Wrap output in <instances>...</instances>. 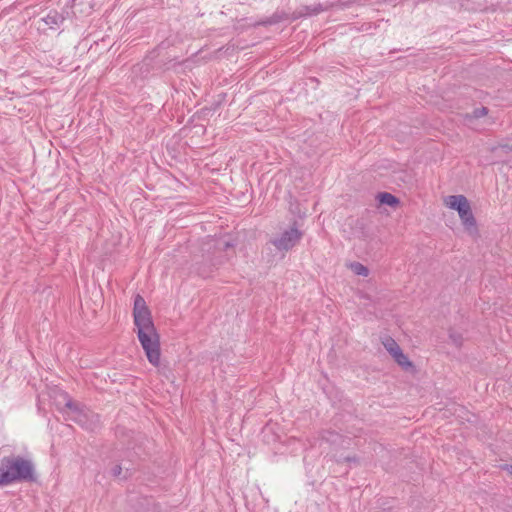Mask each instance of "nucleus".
<instances>
[{
	"instance_id": "nucleus-1",
	"label": "nucleus",
	"mask_w": 512,
	"mask_h": 512,
	"mask_svg": "<svg viewBox=\"0 0 512 512\" xmlns=\"http://www.w3.org/2000/svg\"><path fill=\"white\" fill-rule=\"evenodd\" d=\"M133 318L138 340L145 351L148 361L153 366L160 363V337L154 326L151 312L144 298L136 295L134 298Z\"/></svg>"
},
{
	"instance_id": "nucleus-2",
	"label": "nucleus",
	"mask_w": 512,
	"mask_h": 512,
	"mask_svg": "<svg viewBox=\"0 0 512 512\" xmlns=\"http://www.w3.org/2000/svg\"><path fill=\"white\" fill-rule=\"evenodd\" d=\"M36 479L35 466L30 459L20 455H9L0 460V486L35 482Z\"/></svg>"
},
{
	"instance_id": "nucleus-3",
	"label": "nucleus",
	"mask_w": 512,
	"mask_h": 512,
	"mask_svg": "<svg viewBox=\"0 0 512 512\" xmlns=\"http://www.w3.org/2000/svg\"><path fill=\"white\" fill-rule=\"evenodd\" d=\"M444 204L456 210L462 224L467 230L476 229V219L472 213L470 203L464 195H450L444 199Z\"/></svg>"
},
{
	"instance_id": "nucleus-4",
	"label": "nucleus",
	"mask_w": 512,
	"mask_h": 512,
	"mask_svg": "<svg viewBox=\"0 0 512 512\" xmlns=\"http://www.w3.org/2000/svg\"><path fill=\"white\" fill-rule=\"evenodd\" d=\"M302 237L303 232L294 225L273 238L271 244L280 252H288L300 242Z\"/></svg>"
},
{
	"instance_id": "nucleus-5",
	"label": "nucleus",
	"mask_w": 512,
	"mask_h": 512,
	"mask_svg": "<svg viewBox=\"0 0 512 512\" xmlns=\"http://www.w3.org/2000/svg\"><path fill=\"white\" fill-rule=\"evenodd\" d=\"M65 407L67 408V416L70 419L87 429H92L87 424L88 413L79 403L69 398L65 403Z\"/></svg>"
},
{
	"instance_id": "nucleus-6",
	"label": "nucleus",
	"mask_w": 512,
	"mask_h": 512,
	"mask_svg": "<svg viewBox=\"0 0 512 512\" xmlns=\"http://www.w3.org/2000/svg\"><path fill=\"white\" fill-rule=\"evenodd\" d=\"M326 10L322 4L306 5L300 8L299 16H314Z\"/></svg>"
},
{
	"instance_id": "nucleus-7",
	"label": "nucleus",
	"mask_w": 512,
	"mask_h": 512,
	"mask_svg": "<svg viewBox=\"0 0 512 512\" xmlns=\"http://www.w3.org/2000/svg\"><path fill=\"white\" fill-rule=\"evenodd\" d=\"M382 343L392 357L402 350L398 343L391 337L385 338Z\"/></svg>"
},
{
	"instance_id": "nucleus-8",
	"label": "nucleus",
	"mask_w": 512,
	"mask_h": 512,
	"mask_svg": "<svg viewBox=\"0 0 512 512\" xmlns=\"http://www.w3.org/2000/svg\"><path fill=\"white\" fill-rule=\"evenodd\" d=\"M378 199L380 203L388 206H395L396 204L399 203L398 198H396L394 195L388 192L379 193Z\"/></svg>"
},
{
	"instance_id": "nucleus-9",
	"label": "nucleus",
	"mask_w": 512,
	"mask_h": 512,
	"mask_svg": "<svg viewBox=\"0 0 512 512\" xmlns=\"http://www.w3.org/2000/svg\"><path fill=\"white\" fill-rule=\"evenodd\" d=\"M393 359L404 369L411 368L412 362L408 359V357L400 350L396 355H394Z\"/></svg>"
},
{
	"instance_id": "nucleus-10",
	"label": "nucleus",
	"mask_w": 512,
	"mask_h": 512,
	"mask_svg": "<svg viewBox=\"0 0 512 512\" xmlns=\"http://www.w3.org/2000/svg\"><path fill=\"white\" fill-rule=\"evenodd\" d=\"M43 21L50 28H54L55 26H58L60 22L63 21V18L58 13L54 12L49 13L45 18H43Z\"/></svg>"
},
{
	"instance_id": "nucleus-11",
	"label": "nucleus",
	"mask_w": 512,
	"mask_h": 512,
	"mask_svg": "<svg viewBox=\"0 0 512 512\" xmlns=\"http://www.w3.org/2000/svg\"><path fill=\"white\" fill-rule=\"evenodd\" d=\"M350 268L356 275L366 277L369 274V269L359 262L351 263Z\"/></svg>"
},
{
	"instance_id": "nucleus-12",
	"label": "nucleus",
	"mask_w": 512,
	"mask_h": 512,
	"mask_svg": "<svg viewBox=\"0 0 512 512\" xmlns=\"http://www.w3.org/2000/svg\"><path fill=\"white\" fill-rule=\"evenodd\" d=\"M450 339L452 340L453 344L457 347L462 345V336L460 334H456L454 332H450L449 334Z\"/></svg>"
},
{
	"instance_id": "nucleus-13",
	"label": "nucleus",
	"mask_w": 512,
	"mask_h": 512,
	"mask_svg": "<svg viewBox=\"0 0 512 512\" xmlns=\"http://www.w3.org/2000/svg\"><path fill=\"white\" fill-rule=\"evenodd\" d=\"M488 113V109L486 107L477 108L473 111L474 118H480L485 116Z\"/></svg>"
},
{
	"instance_id": "nucleus-14",
	"label": "nucleus",
	"mask_w": 512,
	"mask_h": 512,
	"mask_svg": "<svg viewBox=\"0 0 512 512\" xmlns=\"http://www.w3.org/2000/svg\"><path fill=\"white\" fill-rule=\"evenodd\" d=\"M121 471H122V468H121V466H120V465H115V466L112 468V470H111V472H112L113 476H115V477L120 476V475H121Z\"/></svg>"
},
{
	"instance_id": "nucleus-15",
	"label": "nucleus",
	"mask_w": 512,
	"mask_h": 512,
	"mask_svg": "<svg viewBox=\"0 0 512 512\" xmlns=\"http://www.w3.org/2000/svg\"><path fill=\"white\" fill-rule=\"evenodd\" d=\"M505 469L508 471V473L512 476V466H505Z\"/></svg>"
},
{
	"instance_id": "nucleus-16",
	"label": "nucleus",
	"mask_w": 512,
	"mask_h": 512,
	"mask_svg": "<svg viewBox=\"0 0 512 512\" xmlns=\"http://www.w3.org/2000/svg\"><path fill=\"white\" fill-rule=\"evenodd\" d=\"M203 277H207L209 274L208 273H205V272H202L200 273Z\"/></svg>"
},
{
	"instance_id": "nucleus-17",
	"label": "nucleus",
	"mask_w": 512,
	"mask_h": 512,
	"mask_svg": "<svg viewBox=\"0 0 512 512\" xmlns=\"http://www.w3.org/2000/svg\"><path fill=\"white\" fill-rule=\"evenodd\" d=\"M230 246H231V245H230L228 242H226V243H225V248H228V247H230Z\"/></svg>"
}]
</instances>
